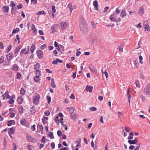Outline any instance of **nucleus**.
<instances>
[{
	"mask_svg": "<svg viewBox=\"0 0 150 150\" xmlns=\"http://www.w3.org/2000/svg\"><path fill=\"white\" fill-rule=\"evenodd\" d=\"M144 93L146 95H150V84L148 83L145 86L143 90Z\"/></svg>",
	"mask_w": 150,
	"mask_h": 150,
	"instance_id": "obj_1",
	"label": "nucleus"
},
{
	"mask_svg": "<svg viewBox=\"0 0 150 150\" xmlns=\"http://www.w3.org/2000/svg\"><path fill=\"white\" fill-rule=\"evenodd\" d=\"M40 98V96L39 95L38 93H35L34 99H33V101L34 103L35 104H38L39 102V100Z\"/></svg>",
	"mask_w": 150,
	"mask_h": 150,
	"instance_id": "obj_2",
	"label": "nucleus"
},
{
	"mask_svg": "<svg viewBox=\"0 0 150 150\" xmlns=\"http://www.w3.org/2000/svg\"><path fill=\"white\" fill-rule=\"evenodd\" d=\"M26 137L27 139L30 142H37V139L36 138H33L31 136L26 134Z\"/></svg>",
	"mask_w": 150,
	"mask_h": 150,
	"instance_id": "obj_3",
	"label": "nucleus"
},
{
	"mask_svg": "<svg viewBox=\"0 0 150 150\" xmlns=\"http://www.w3.org/2000/svg\"><path fill=\"white\" fill-rule=\"evenodd\" d=\"M29 47L28 46L27 50L26 51H25L26 50V48L23 49L21 51L20 55H22L23 54H28L29 53Z\"/></svg>",
	"mask_w": 150,
	"mask_h": 150,
	"instance_id": "obj_4",
	"label": "nucleus"
},
{
	"mask_svg": "<svg viewBox=\"0 0 150 150\" xmlns=\"http://www.w3.org/2000/svg\"><path fill=\"white\" fill-rule=\"evenodd\" d=\"M81 23L80 24V27L82 29L83 28L85 27L86 26L85 21L83 18H81Z\"/></svg>",
	"mask_w": 150,
	"mask_h": 150,
	"instance_id": "obj_5",
	"label": "nucleus"
},
{
	"mask_svg": "<svg viewBox=\"0 0 150 150\" xmlns=\"http://www.w3.org/2000/svg\"><path fill=\"white\" fill-rule=\"evenodd\" d=\"M20 69L18 65L16 64H13L11 67V69L15 71H18V69Z\"/></svg>",
	"mask_w": 150,
	"mask_h": 150,
	"instance_id": "obj_6",
	"label": "nucleus"
},
{
	"mask_svg": "<svg viewBox=\"0 0 150 150\" xmlns=\"http://www.w3.org/2000/svg\"><path fill=\"white\" fill-rule=\"evenodd\" d=\"M38 57L39 59H41L43 57V52L40 50H38L37 51Z\"/></svg>",
	"mask_w": 150,
	"mask_h": 150,
	"instance_id": "obj_7",
	"label": "nucleus"
},
{
	"mask_svg": "<svg viewBox=\"0 0 150 150\" xmlns=\"http://www.w3.org/2000/svg\"><path fill=\"white\" fill-rule=\"evenodd\" d=\"M139 66V64L138 61L135 60L133 61V64L132 65V67L134 69L137 68Z\"/></svg>",
	"mask_w": 150,
	"mask_h": 150,
	"instance_id": "obj_8",
	"label": "nucleus"
},
{
	"mask_svg": "<svg viewBox=\"0 0 150 150\" xmlns=\"http://www.w3.org/2000/svg\"><path fill=\"white\" fill-rule=\"evenodd\" d=\"M138 14L141 16H142L144 14V8L143 6H140L138 12Z\"/></svg>",
	"mask_w": 150,
	"mask_h": 150,
	"instance_id": "obj_9",
	"label": "nucleus"
},
{
	"mask_svg": "<svg viewBox=\"0 0 150 150\" xmlns=\"http://www.w3.org/2000/svg\"><path fill=\"white\" fill-rule=\"evenodd\" d=\"M6 57L8 60H10L13 59V53H11L7 54L6 55Z\"/></svg>",
	"mask_w": 150,
	"mask_h": 150,
	"instance_id": "obj_10",
	"label": "nucleus"
},
{
	"mask_svg": "<svg viewBox=\"0 0 150 150\" xmlns=\"http://www.w3.org/2000/svg\"><path fill=\"white\" fill-rule=\"evenodd\" d=\"M120 16L122 18H123L126 15V11L124 9H122L121 12Z\"/></svg>",
	"mask_w": 150,
	"mask_h": 150,
	"instance_id": "obj_11",
	"label": "nucleus"
},
{
	"mask_svg": "<svg viewBox=\"0 0 150 150\" xmlns=\"http://www.w3.org/2000/svg\"><path fill=\"white\" fill-rule=\"evenodd\" d=\"M61 26L62 30H64L67 28V23L66 22H62L61 23Z\"/></svg>",
	"mask_w": 150,
	"mask_h": 150,
	"instance_id": "obj_12",
	"label": "nucleus"
},
{
	"mask_svg": "<svg viewBox=\"0 0 150 150\" xmlns=\"http://www.w3.org/2000/svg\"><path fill=\"white\" fill-rule=\"evenodd\" d=\"M40 65L38 63H37L35 64L34 66V69L35 71L39 70V69L40 68Z\"/></svg>",
	"mask_w": 150,
	"mask_h": 150,
	"instance_id": "obj_13",
	"label": "nucleus"
},
{
	"mask_svg": "<svg viewBox=\"0 0 150 150\" xmlns=\"http://www.w3.org/2000/svg\"><path fill=\"white\" fill-rule=\"evenodd\" d=\"M2 9L4 12L6 13H8L9 8L8 7H7L6 6H3Z\"/></svg>",
	"mask_w": 150,
	"mask_h": 150,
	"instance_id": "obj_14",
	"label": "nucleus"
},
{
	"mask_svg": "<svg viewBox=\"0 0 150 150\" xmlns=\"http://www.w3.org/2000/svg\"><path fill=\"white\" fill-rule=\"evenodd\" d=\"M8 94V91H7L4 94L1 96V97L2 98L3 100L6 98Z\"/></svg>",
	"mask_w": 150,
	"mask_h": 150,
	"instance_id": "obj_15",
	"label": "nucleus"
},
{
	"mask_svg": "<svg viewBox=\"0 0 150 150\" xmlns=\"http://www.w3.org/2000/svg\"><path fill=\"white\" fill-rule=\"evenodd\" d=\"M48 119V117L44 116L42 119V121L44 124H45L47 122V120Z\"/></svg>",
	"mask_w": 150,
	"mask_h": 150,
	"instance_id": "obj_16",
	"label": "nucleus"
},
{
	"mask_svg": "<svg viewBox=\"0 0 150 150\" xmlns=\"http://www.w3.org/2000/svg\"><path fill=\"white\" fill-rule=\"evenodd\" d=\"M21 47H22L21 45H19L18 47L16 48L14 50V53L17 54L19 51Z\"/></svg>",
	"mask_w": 150,
	"mask_h": 150,
	"instance_id": "obj_17",
	"label": "nucleus"
},
{
	"mask_svg": "<svg viewBox=\"0 0 150 150\" xmlns=\"http://www.w3.org/2000/svg\"><path fill=\"white\" fill-rule=\"evenodd\" d=\"M15 122L14 120H11L8 122L7 125L8 126H11L12 125H14Z\"/></svg>",
	"mask_w": 150,
	"mask_h": 150,
	"instance_id": "obj_18",
	"label": "nucleus"
},
{
	"mask_svg": "<svg viewBox=\"0 0 150 150\" xmlns=\"http://www.w3.org/2000/svg\"><path fill=\"white\" fill-rule=\"evenodd\" d=\"M70 116L71 119L73 120H75L77 117V116L76 114H70Z\"/></svg>",
	"mask_w": 150,
	"mask_h": 150,
	"instance_id": "obj_19",
	"label": "nucleus"
},
{
	"mask_svg": "<svg viewBox=\"0 0 150 150\" xmlns=\"http://www.w3.org/2000/svg\"><path fill=\"white\" fill-rule=\"evenodd\" d=\"M144 28L146 31H150V26L147 23L145 25Z\"/></svg>",
	"mask_w": 150,
	"mask_h": 150,
	"instance_id": "obj_20",
	"label": "nucleus"
},
{
	"mask_svg": "<svg viewBox=\"0 0 150 150\" xmlns=\"http://www.w3.org/2000/svg\"><path fill=\"white\" fill-rule=\"evenodd\" d=\"M93 89V87L92 86H87L86 87V90L87 91H88L89 93H91Z\"/></svg>",
	"mask_w": 150,
	"mask_h": 150,
	"instance_id": "obj_21",
	"label": "nucleus"
},
{
	"mask_svg": "<svg viewBox=\"0 0 150 150\" xmlns=\"http://www.w3.org/2000/svg\"><path fill=\"white\" fill-rule=\"evenodd\" d=\"M93 4L94 6V7L96 10H98V4L97 1H95L93 2Z\"/></svg>",
	"mask_w": 150,
	"mask_h": 150,
	"instance_id": "obj_22",
	"label": "nucleus"
},
{
	"mask_svg": "<svg viewBox=\"0 0 150 150\" xmlns=\"http://www.w3.org/2000/svg\"><path fill=\"white\" fill-rule=\"evenodd\" d=\"M51 85L53 88H55L56 87V85L54 83V80L53 78L51 80Z\"/></svg>",
	"mask_w": 150,
	"mask_h": 150,
	"instance_id": "obj_23",
	"label": "nucleus"
},
{
	"mask_svg": "<svg viewBox=\"0 0 150 150\" xmlns=\"http://www.w3.org/2000/svg\"><path fill=\"white\" fill-rule=\"evenodd\" d=\"M35 48L36 47L35 45L33 44H32V45L31 47L30 48V50L31 51V52L32 53H33L34 51V50Z\"/></svg>",
	"mask_w": 150,
	"mask_h": 150,
	"instance_id": "obj_24",
	"label": "nucleus"
},
{
	"mask_svg": "<svg viewBox=\"0 0 150 150\" xmlns=\"http://www.w3.org/2000/svg\"><path fill=\"white\" fill-rule=\"evenodd\" d=\"M39 77H40L38 76H36L34 77V81L35 82H39L40 80Z\"/></svg>",
	"mask_w": 150,
	"mask_h": 150,
	"instance_id": "obj_25",
	"label": "nucleus"
},
{
	"mask_svg": "<svg viewBox=\"0 0 150 150\" xmlns=\"http://www.w3.org/2000/svg\"><path fill=\"white\" fill-rule=\"evenodd\" d=\"M128 142L130 144H135L137 143V141L136 139L133 140H129L128 141Z\"/></svg>",
	"mask_w": 150,
	"mask_h": 150,
	"instance_id": "obj_26",
	"label": "nucleus"
},
{
	"mask_svg": "<svg viewBox=\"0 0 150 150\" xmlns=\"http://www.w3.org/2000/svg\"><path fill=\"white\" fill-rule=\"evenodd\" d=\"M18 110L20 113H22L23 112L24 108L22 106H20L18 108Z\"/></svg>",
	"mask_w": 150,
	"mask_h": 150,
	"instance_id": "obj_27",
	"label": "nucleus"
},
{
	"mask_svg": "<svg viewBox=\"0 0 150 150\" xmlns=\"http://www.w3.org/2000/svg\"><path fill=\"white\" fill-rule=\"evenodd\" d=\"M25 90H24L23 87L20 90V93L21 95H23L25 94Z\"/></svg>",
	"mask_w": 150,
	"mask_h": 150,
	"instance_id": "obj_28",
	"label": "nucleus"
},
{
	"mask_svg": "<svg viewBox=\"0 0 150 150\" xmlns=\"http://www.w3.org/2000/svg\"><path fill=\"white\" fill-rule=\"evenodd\" d=\"M37 127L39 130H40L41 131H42L43 129V127L42 125H37Z\"/></svg>",
	"mask_w": 150,
	"mask_h": 150,
	"instance_id": "obj_29",
	"label": "nucleus"
},
{
	"mask_svg": "<svg viewBox=\"0 0 150 150\" xmlns=\"http://www.w3.org/2000/svg\"><path fill=\"white\" fill-rule=\"evenodd\" d=\"M21 123L23 125L26 126V122L25 120L24 119H22L21 121Z\"/></svg>",
	"mask_w": 150,
	"mask_h": 150,
	"instance_id": "obj_30",
	"label": "nucleus"
},
{
	"mask_svg": "<svg viewBox=\"0 0 150 150\" xmlns=\"http://www.w3.org/2000/svg\"><path fill=\"white\" fill-rule=\"evenodd\" d=\"M48 135L49 137H50L51 139H53L54 138L53 133L52 132H50L48 134Z\"/></svg>",
	"mask_w": 150,
	"mask_h": 150,
	"instance_id": "obj_31",
	"label": "nucleus"
},
{
	"mask_svg": "<svg viewBox=\"0 0 150 150\" xmlns=\"http://www.w3.org/2000/svg\"><path fill=\"white\" fill-rule=\"evenodd\" d=\"M23 101V99L21 97H19L17 99V102L18 104H21Z\"/></svg>",
	"mask_w": 150,
	"mask_h": 150,
	"instance_id": "obj_32",
	"label": "nucleus"
},
{
	"mask_svg": "<svg viewBox=\"0 0 150 150\" xmlns=\"http://www.w3.org/2000/svg\"><path fill=\"white\" fill-rule=\"evenodd\" d=\"M31 28L32 30L33 31V33H36L37 32V30L34 24H32Z\"/></svg>",
	"mask_w": 150,
	"mask_h": 150,
	"instance_id": "obj_33",
	"label": "nucleus"
},
{
	"mask_svg": "<svg viewBox=\"0 0 150 150\" xmlns=\"http://www.w3.org/2000/svg\"><path fill=\"white\" fill-rule=\"evenodd\" d=\"M67 109H69V112L70 113V114H71L73 113L75 109L74 108H68Z\"/></svg>",
	"mask_w": 150,
	"mask_h": 150,
	"instance_id": "obj_34",
	"label": "nucleus"
},
{
	"mask_svg": "<svg viewBox=\"0 0 150 150\" xmlns=\"http://www.w3.org/2000/svg\"><path fill=\"white\" fill-rule=\"evenodd\" d=\"M117 49L120 51L122 52L123 51V45H121L119 46L117 48Z\"/></svg>",
	"mask_w": 150,
	"mask_h": 150,
	"instance_id": "obj_35",
	"label": "nucleus"
},
{
	"mask_svg": "<svg viewBox=\"0 0 150 150\" xmlns=\"http://www.w3.org/2000/svg\"><path fill=\"white\" fill-rule=\"evenodd\" d=\"M8 133L11 138L13 139L14 137L13 134L14 133V132H8Z\"/></svg>",
	"mask_w": 150,
	"mask_h": 150,
	"instance_id": "obj_36",
	"label": "nucleus"
},
{
	"mask_svg": "<svg viewBox=\"0 0 150 150\" xmlns=\"http://www.w3.org/2000/svg\"><path fill=\"white\" fill-rule=\"evenodd\" d=\"M12 47V45H9L6 51V52L7 53H8L9 52V51L11 50Z\"/></svg>",
	"mask_w": 150,
	"mask_h": 150,
	"instance_id": "obj_37",
	"label": "nucleus"
},
{
	"mask_svg": "<svg viewBox=\"0 0 150 150\" xmlns=\"http://www.w3.org/2000/svg\"><path fill=\"white\" fill-rule=\"evenodd\" d=\"M135 83L137 87L138 88L140 87V83L139 81L138 80H136L135 81Z\"/></svg>",
	"mask_w": 150,
	"mask_h": 150,
	"instance_id": "obj_38",
	"label": "nucleus"
},
{
	"mask_svg": "<svg viewBox=\"0 0 150 150\" xmlns=\"http://www.w3.org/2000/svg\"><path fill=\"white\" fill-rule=\"evenodd\" d=\"M7 130L8 131H13L15 130L13 128H8V129H5L4 130V131H6Z\"/></svg>",
	"mask_w": 150,
	"mask_h": 150,
	"instance_id": "obj_39",
	"label": "nucleus"
},
{
	"mask_svg": "<svg viewBox=\"0 0 150 150\" xmlns=\"http://www.w3.org/2000/svg\"><path fill=\"white\" fill-rule=\"evenodd\" d=\"M20 30L18 28H16V29H14L13 30L12 33L13 34L15 33H17Z\"/></svg>",
	"mask_w": 150,
	"mask_h": 150,
	"instance_id": "obj_40",
	"label": "nucleus"
},
{
	"mask_svg": "<svg viewBox=\"0 0 150 150\" xmlns=\"http://www.w3.org/2000/svg\"><path fill=\"white\" fill-rule=\"evenodd\" d=\"M45 13L44 11H39L38 12L36 13V14L37 15H40L41 14H45Z\"/></svg>",
	"mask_w": 150,
	"mask_h": 150,
	"instance_id": "obj_41",
	"label": "nucleus"
},
{
	"mask_svg": "<svg viewBox=\"0 0 150 150\" xmlns=\"http://www.w3.org/2000/svg\"><path fill=\"white\" fill-rule=\"evenodd\" d=\"M127 97L128 98L129 103H130L131 96H130V95L129 93L128 88V91H127Z\"/></svg>",
	"mask_w": 150,
	"mask_h": 150,
	"instance_id": "obj_42",
	"label": "nucleus"
},
{
	"mask_svg": "<svg viewBox=\"0 0 150 150\" xmlns=\"http://www.w3.org/2000/svg\"><path fill=\"white\" fill-rule=\"evenodd\" d=\"M4 57L3 56H1L0 58V64L4 62Z\"/></svg>",
	"mask_w": 150,
	"mask_h": 150,
	"instance_id": "obj_43",
	"label": "nucleus"
},
{
	"mask_svg": "<svg viewBox=\"0 0 150 150\" xmlns=\"http://www.w3.org/2000/svg\"><path fill=\"white\" fill-rule=\"evenodd\" d=\"M36 71V76L40 77L41 75V71L40 70Z\"/></svg>",
	"mask_w": 150,
	"mask_h": 150,
	"instance_id": "obj_44",
	"label": "nucleus"
},
{
	"mask_svg": "<svg viewBox=\"0 0 150 150\" xmlns=\"http://www.w3.org/2000/svg\"><path fill=\"white\" fill-rule=\"evenodd\" d=\"M91 71L94 73H96L97 72V69L95 68H93L90 69Z\"/></svg>",
	"mask_w": 150,
	"mask_h": 150,
	"instance_id": "obj_45",
	"label": "nucleus"
},
{
	"mask_svg": "<svg viewBox=\"0 0 150 150\" xmlns=\"http://www.w3.org/2000/svg\"><path fill=\"white\" fill-rule=\"evenodd\" d=\"M13 145V150H16L17 149V146L15 143H12Z\"/></svg>",
	"mask_w": 150,
	"mask_h": 150,
	"instance_id": "obj_46",
	"label": "nucleus"
},
{
	"mask_svg": "<svg viewBox=\"0 0 150 150\" xmlns=\"http://www.w3.org/2000/svg\"><path fill=\"white\" fill-rule=\"evenodd\" d=\"M47 101L48 103H50L51 101V97L49 96H47Z\"/></svg>",
	"mask_w": 150,
	"mask_h": 150,
	"instance_id": "obj_47",
	"label": "nucleus"
},
{
	"mask_svg": "<svg viewBox=\"0 0 150 150\" xmlns=\"http://www.w3.org/2000/svg\"><path fill=\"white\" fill-rule=\"evenodd\" d=\"M56 49L58 50V51H59L60 49H62V51H63L64 50V47L63 46H61L60 47H59L58 46L57 47V48Z\"/></svg>",
	"mask_w": 150,
	"mask_h": 150,
	"instance_id": "obj_48",
	"label": "nucleus"
},
{
	"mask_svg": "<svg viewBox=\"0 0 150 150\" xmlns=\"http://www.w3.org/2000/svg\"><path fill=\"white\" fill-rule=\"evenodd\" d=\"M51 29L52 30V33H54L56 32V30H55V27L54 26H52Z\"/></svg>",
	"mask_w": 150,
	"mask_h": 150,
	"instance_id": "obj_49",
	"label": "nucleus"
},
{
	"mask_svg": "<svg viewBox=\"0 0 150 150\" xmlns=\"http://www.w3.org/2000/svg\"><path fill=\"white\" fill-rule=\"evenodd\" d=\"M14 101V100L13 98H10L8 100V103L9 104H11L13 103Z\"/></svg>",
	"mask_w": 150,
	"mask_h": 150,
	"instance_id": "obj_50",
	"label": "nucleus"
},
{
	"mask_svg": "<svg viewBox=\"0 0 150 150\" xmlns=\"http://www.w3.org/2000/svg\"><path fill=\"white\" fill-rule=\"evenodd\" d=\"M46 47V45L45 44H44L42 45L40 47V49L42 50L45 49Z\"/></svg>",
	"mask_w": 150,
	"mask_h": 150,
	"instance_id": "obj_51",
	"label": "nucleus"
},
{
	"mask_svg": "<svg viewBox=\"0 0 150 150\" xmlns=\"http://www.w3.org/2000/svg\"><path fill=\"white\" fill-rule=\"evenodd\" d=\"M50 114V112L48 110L46 111L44 113V114L46 116H48Z\"/></svg>",
	"mask_w": 150,
	"mask_h": 150,
	"instance_id": "obj_52",
	"label": "nucleus"
},
{
	"mask_svg": "<svg viewBox=\"0 0 150 150\" xmlns=\"http://www.w3.org/2000/svg\"><path fill=\"white\" fill-rule=\"evenodd\" d=\"M101 71L102 72V73L103 74H104V75H105L106 78H107L108 77V73L106 71H105L103 73V70H102Z\"/></svg>",
	"mask_w": 150,
	"mask_h": 150,
	"instance_id": "obj_53",
	"label": "nucleus"
},
{
	"mask_svg": "<svg viewBox=\"0 0 150 150\" xmlns=\"http://www.w3.org/2000/svg\"><path fill=\"white\" fill-rule=\"evenodd\" d=\"M16 76H17V79H20V78H21V75L20 73L19 72L17 74Z\"/></svg>",
	"mask_w": 150,
	"mask_h": 150,
	"instance_id": "obj_54",
	"label": "nucleus"
},
{
	"mask_svg": "<svg viewBox=\"0 0 150 150\" xmlns=\"http://www.w3.org/2000/svg\"><path fill=\"white\" fill-rule=\"evenodd\" d=\"M110 20L111 21H113L115 22H116L117 21L116 19L114 17H111L110 18Z\"/></svg>",
	"mask_w": 150,
	"mask_h": 150,
	"instance_id": "obj_55",
	"label": "nucleus"
},
{
	"mask_svg": "<svg viewBox=\"0 0 150 150\" xmlns=\"http://www.w3.org/2000/svg\"><path fill=\"white\" fill-rule=\"evenodd\" d=\"M140 77L142 79H144V76L143 73L141 72L140 73Z\"/></svg>",
	"mask_w": 150,
	"mask_h": 150,
	"instance_id": "obj_56",
	"label": "nucleus"
},
{
	"mask_svg": "<svg viewBox=\"0 0 150 150\" xmlns=\"http://www.w3.org/2000/svg\"><path fill=\"white\" fill-rule=\"evenodd\" d=\"M10 6L12 7H13L16 6V5L15 4L13 1H11L10 2Z\"/></svg>",
	"mask_w": 150,
	"mask_h": 150,
	"instance_id": "obj_57",
	"label": "nucleus"
},
{
	"mask_svg": "<svg viewBox=\"0 0 150 150\" xmlns=\"http://www.w3.org/2000/svg\"><path fill=\"white\" fill-rule=\"evenodd\" d=\"M97 109L95 107H91L90 108V110L93 111H95Z\"/></svg>",
	"mask_w": 150,
	"mask_h": 150,
	"instance_id": "obj_58",
	"label": "nucleus"
},
{
	"mask_svg": "<svg viewBox=\"0 0 150 150\" xmlns=\"http://www.w3.org/2000/svg\"><path fill=\"white\" fill-rule=\"evenodd\" d=\"M140 97L141 98L143 102H144L145 100V97L143 95H141Z\"/></svg>",
	"mask_w": 150,
	"mask_h": 150,
	"instance_id": "obj_59",
	"label": "nucleus"
},
{
	"mask_svg": "<svg viewBox=\"0 0 150 150\" xmlns=\"http://www.w3.org/2000/svg\"><path fill=\"white\" fill-rule=\"evenodd\" d=\"M35 125H34L31 127V129L32 131H34L35 130Z\"/></svg>",
	"mask_w": 150,
	"mask_h": 150,
	"instance_id": "obj_60",
	"label": "nucleus"
},
{
	"mask_svg": "<svg viewBox=\"0 0 150 150\" xmlns=\"http://www.w3.org/2000/svg\"><path fill=\"white\" fill-rule=\"evenodd\" d=\"M45 136H42V138L41 139V142L42 143H44L45 142Z\"/></svg>",
	"mask_w": 150,
	"mask_h": 150,
	"instance_id": "obj_61",
	"label": "nucleus"
},
{
	"mask_svg": "<svg viewBox=\"0 0 150 150\" xmlns=\"http://www.w3.org/2000/svg\"><path fill=\"white\" fill-rule=\"evenodd\" d=\"M52 11L54 12L55 13L56 11L55 6H52Z\"/></svg>",
	"mask_w": 150,
	"mask_h": 150,
	"instance_id": "obj_62",
	"label": "nucleus"
},
{
	"mask_svg": "<svg viewBox=\"0 0 150 150\" xmlns=\"http://www.w3.org/2000/svg\"><path fill=\"white\" fill-rule=\"evenodd\" d=\"M125 129L126 131H129L130 130H131L130 128L129 127H125Z\"/></svg>",
	"mask_w": 150,
	"mask_h": 150,
	"instance_id": "obj_63",
	"label": "nucleus"
},
{
	"mask_svg": "<svg viewBox=\"0 0 150 150\" xmlns=\"http://www.w3.org/2000/svg\"><path fill=\"white\" fill-rule=\"evenodd\" d=\"M23 7V5L21 4H19L17 6V7L18 9L21 8Z\"/></svg>",
	"mask_w": 150,
	"mask_h": 150,
	"instance_id": "obj_64",
	"label": "nucleus"
}]
</instances>
